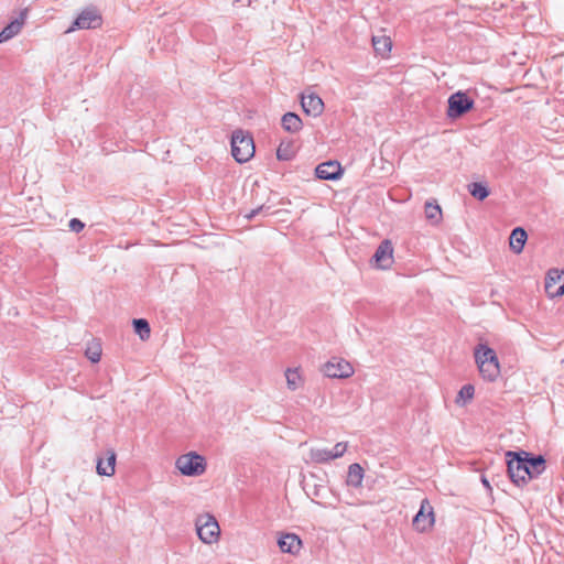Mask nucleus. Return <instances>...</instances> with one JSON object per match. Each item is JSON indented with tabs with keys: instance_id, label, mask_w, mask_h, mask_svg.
<instances>
[{
	"instance_id": "nucleus-26",
	"label": "nucleus",
	"mask_w": 564,
	"mask_h": 564,
	"mask_svg": "<svg viewBox=\"0 0 564 564\" xmlns=\"http://www.w3.org/2000/svg\"><path fill=\"white\" fill-rule=\"evenodd\" d=\"M469 193L477 199L479 200H484L485 198L488 197L489 195V191L488 188L481 184V183H471L469 186Z\"/></svg>"
},
{
	"instance_id": "nucleus-9",
	"label": "nucleus",
	"mask_w": 564,
	"mask_h": 564,
	"mask_svg": "<svg viewBox=\"0 0 564 564\" xmlns=\"http://www.w3.org/2000/svg\"><path fill=\"white\" fill-rule=\"evenodd\" d=\"M447 106V116L451 119H457L474 108V100L464 91H457L449 96Z\"/></svg>"
},
{
	"instance_id": "nucleus-13",
	"label": "nucleus",
	"mask_w": 564,
	"mask_h": 564,
	"mask_svg": "<svg viewBox=\"0 0 564 564\" xmlns=\"http://www.w3.org/2000/svg\"><path fill=\"white\" fill-rule=\"evenodd\" d=\"M301 105L303 110L307 115L319 116L324 109L323 100L314 94L303 95L301 98Z\"/></svg>"
},
{
	"instance_id": "nucleus-29",
	"label": "nucleus",
	"mask_w": 564,
	"mask_h": 564,
	"mask_svg": "<svg viewBox=\"0 0 564 564\" xmlns=\"http://www.w3.org/2000/svg\"><path fill=\"white\" fill-rule=\"evenodd\" d=\"M348 444L346 442L337 443L329 452L334 459L341 457L347 451Z\"/></svg>"
},
{
	"instance_id": "nucleus-12",
	"label": "nucleus",
	"mask_w": 564,
	"mask_h": 564,
	"mask_svg": "<svg viewBox=\"0 0 564 564\" xmlns=\"http://www.w3.org/2000/svg\"><path fill=\"white\" fill-rule=\"evenodd\" d=\"M315 174L321 180H337L341 176L343 169L337 161H328L318 164Z\"/></svg>"
},
{
	"instance_id": "nucleus-25",
	"label": "nucleus",
	"mask_w": 564,
	"mask_h": 564,
	"mask_svg": "<svg viewBox=\"0 0 564 564\" xmlns=\"http://www.w3.org/2000/svg\"><path fill=\"white\" fill-rule=\"evenodd\" d=\"M133 326L135 333L140 336L142 340H145L150 337L151 329L149 323L145 319H134Z\"/></svg>"
},
{
	"instance_id": "nucleus-3",
	"label": "nucleus",
	"mask_w": 564,
	"mask_h": 564,
	"mask_svg": "<svg viewBox=\"0 0 564 564\" xmlns=\"http://www.w3.org/2000/svg\"><path fill=\"white\" fill-rule=\"evenodd\" d=\"M254 142L251 134L236 130L231 137V153L238 163H246L254 155Z\"/></svg>"
},
{
	"instance_id": "nucleus-2",
	"label": "nucleus",
	"mask_w": 564,
	"mask_h": 564,
	"mask_svg": "<svg viewBox=\"0 0 564 564\" xmlns=\"http://www.w3.org/2000/svg\"><path fill=\"white\" fill-rule=\"evenodd\" d=\"M475 362L482 380L495 382L501 376V366L496 351L485 344H479L474 349Z\"/></svg>"
},
{
	"instance_id": "nucleus-4",
	"label": "nucleus",
	"mask_w": 564,
	"mask_h": 564,
	"mask_svg": "<svg viewBox=\"0 0 564 564\" xmlns=\"http://www.w3.org/2000/svg\"><path fill=\"white\" fill-rule=\"evenodd\" d=\"M436 522V513L431 501L425 498L421 501L417 513L412 519V528L415 532L424 534L433 531Z\"/></svg>"
},
{
	"instance_id": "nucleus-27",
	"label": "nucleus",
	"mask_w": 564,
	"mask_h": 564,
	"mask_svg": "<svg viewBox=\"0 0 564 564\" xmlns=\"http://www.w3.org/2000/svg\"><path fill=\"white\" fill-rule=\"evenodd\" d=\"M86 356L93 362H98L100 360V357H101V347H100V345L96 343V344H93L91 346H89L86 349Z\"/></svg>"
},
{
	"instance_id": "nucleus-11",
	"label": "nucleus",
	"mask_w": 564,
	"mask_h": 564,
	"mask_svg": "<svg viewBox=\"0 0 564 564\" xmlns=\"http://www.w3.org/2000/svg\"><path fill=\"white\" fill-rule=\"evenodd\" d=\"M373 264L381 270L389 269L393 263V246L388 239L383 240L373 254Z\"/></svg>"
},
{
	"instance_id": "nucleus-16",
	"label": "nucleus",
	"mask_w": 564,
	"mask_h": 564,
	"mask_svg": "<svg viewBox=\"0 0 564 564\" xmlns=\"http://www.w3.org/2000/svg\"><path fill=\"white\" fill-rule=\"evenodd\" d=\"M424 215L426 220L433 226L440 225L443 220L442 208L435 199H431L425 203Z\"/></svg>"
},
{
	"instance_id": "nucleus-14",
	"label": "nucleus",
	"mask_w": 564,
	"mask_h": 564,
	"mask_svg": "<svg viewBox=\"0 0 564 564\" xmlns=\"http://www.w3.org/2000/svg\"><path fill=\"white\" fill-rule=\"evenodd\" d=\"M116 453L113 451L107 452V458L97 460L96 470L100 476L111 477L116 473Z\"/></svg>"
},
{
	"instance_id": "nucleus-24",
	"label": "nucleus",
	"mask_w": 564,
	"mask_h": 564,
	"mask_svg": "<svg viewBox=\"0 0 564 564\" xmlns=\"http://www.w3.org/2000/svg\"><path fill=\"white\" fill-rule=\"evenodd\" d=\"M310 456L312 462L316 464H325L334 459L332 453L328 449L321 448L312 449Z\"/></svg>"
},
{
	"instance_id": "nucleus-17",
	"label": "nucleus",
	"mask_w": 564,
	"mask_h": 564,
	"mask_svg": "<svg viewBox=\"0 0 564 564\" xmlns=\"http://www.w3.org/2000/svg\"><path fill=\"white\" fill-rule=\"evenodd\" d=\"M372 45L378 56L381 58L390 57L392 50V40L388 35L372 36Z\"/></svg>"
},
{
	"instance_id": "nucleus-20",
	"label": "nucleus",
	"mask_w": 564,
	"mask_h": 564,
	"mask_svg": "<svg viewBox=\"0 0 564 564\" xmlns=\"http://www.w3.org/2000/svg\"><path fill=\"white\" fill-rule=\"evenodd\" d=\"M282 127L288 132L296 133L302 129L303 123L301 118L296 113L286 112L282 117Z\"/></svg>"
},
{
	"instance_id": "nucleus-23",
	"label": "nucleus",
	"mask_w": 564,
	"mask_h": 564,
	"mask_svg": "<svg viewBox=\"0 0 564 564\" xmlns=\"http://www.w3.org/2000/svg\"><path fill=\"white\" fill-rule=\"evenodd\" d=\"M475 395V387L473 384H465L458 391L455 403L459 406L468 404Z\"/></svg>"
},
{
	"instance_id": "nucleus-28",
	"label": "nucleus",
	"mask_w": 564,
	"mask_h": 564,
	"mask_svg": "<svg viewBox=\"0 0 564 564\" xmlns=\"http://www.w3.org/2000/svg\"><path fill=\"white\" fill-rule=\"evenodd\" d=\"M276 156L279 160H290L293 156L291 144H280L276 150Z\"/></svg>"
},
{
	"instance_id": "nucleus-7",
	"label": "nucleus",
	"mask_w": 564,
	"mask_h": 564,
	"mask_svg": "<svg viewBox=\"0 0 564 564\" xmlns=\"http://www.w3.org/2000/svg\"><path fill=\"white\" fill-rule=\"evenodd\" d=\"M176 468L185 476H198L206 469L205 458L196 453H188L176 459Z\"/></svg>"
},
{
	"instance_id": "nucleus-32",
	"label": "nucleus",
	"mask_w": 564,
	"mask_h": 564,
	"mask_svg": "<svg viewBox=\"0 0 564 564\" xmlns=\"http://www.w3.org/2000/svg\"><path fill=\"white\" fill-rule=\"evenodd\" d=\"M482 484L487 487V488H490V485L488 482V480L486 478H482Z\"/></svg>"
},
{
	"instance_id": "nucleus-5",
	"label": "nucleus",
	"mask_w": 564,
	"mask_h": 564,
	"mask_svg": "<svg viewBox=\"0 0 564 564\" xmlns=\"http://www.w3.org/2000/svg\"><path fill=\"white\" fill-rule=\"evenodd\" d=\"M104 19L101 12L95 7H89L80 11L65 33H72L76 30L99 29Z\"/></svg>"
},
{
	"instance_id": "nucleus-8",
	"label": "nucleus",
	"mask_w": 564,
	"mask_h": 564,
	"mask_svg": "<svg viewBox=\"0 0 564 564\" xmlns=\"http://www.w3.org/2000/svg\"><path fill=\"white\" fill-rule=\"evenodd\" d=\"M322 371L328 378L347 379L354 375L355 369L349 361L333 357L323 365Z\"/></svg>"
},
{
	"instance_id": "nucleus-6",
	"label": "nucleus",
	"mask_w": 564,
	"mask_h": 564,
	"mask_svg": "<svg viewBox=\"0 0 564 564\" xmlns=\"http://www.w3.org/2000/svg\"><path fill=\"white\" fill-rule=\"evenodd\" d=\"M196 531L199 540L205 544L217 543L220 536L219 524L210 514H203L197 518Z\"/></svg>"
},
{
	"instance_id": "nucleus-19",
	"label": "nucleus",
	"mask_w": 564,
	"mask_h": 564,
	"mask_svg": "<svg viewBox=\"0 0 564 564\" xmlns=\"http://www.w3.org/2000/svg\"><path fill=\"white\" fill-rule=\"evenodd\" d=\"M527 238L528 236L524 229L520 227L513 229L509 239L511 250H513L516 253H520L523 250Z\"/></svg>"
},
{
	"instance_id": "nucleus-18",
	"label": "nucleus",
	"mask_w": 564,
	"mask_h": 564,
	"mask_svg": "<svg viewBox=\"0 0 564 564\" xmlns=\"http://www.w3.org/2000/svg\"><path fill=\"white\" fill-rule=\"evenodd\" d=\"M364 476H365L364 468L357 463L351 464L348 467L346 482L348 486L359 488L362 485Z\"/></svg>"
},
{
	"instance_id": "nucleus-1",
	"label": "nucleus",
	"mask_w": 564,
	"mask_h": 564,
	"mask_svg": "<svg viewBox=\"0 0 564 564\" xmlns=\"http://www.w3.org/2000/svg\"><path fill=\"white\" fill-rule=\"evenodd\" d=\"M507 458L509 477L517 486L540 476L546 467L542 456L531 457L528 452H508Z\"/></svg>"
},
{
	"instance_id": "nucleus-15",
	"label": "nucleus",
	"mask_w": 564,
	"mask_h": 564,
	"mask_svg": "<svg viewBox=\"0 0 564 564\" xmlns=\"http://www.w3.org/2000/svg\"><path fill=\"white\" fill-rule=\"evenodd\" d=\"M279 547L284 553H297L302 547L301 539L294 533L283 534L279 539Z\"/></svg>"
},
{
	"instance_id": "nucleus-22",
	"label": "nucleus",
	"mask_w": 564,
	"mask_h": 564,
	"mask_svg": "<svg viewBox=\"0 0 564 564\" xmlns=\"http://www.w3.org/2000/svg\"><path fill=\"white\" fill-rule=\"evenodd\" d=\"M25 15H26V12L25 11L22 12L20 15V19L12 21L1 31L7 40L12 39L13 36H15L17 34H19L21 32L22 26L25 22Z\"/></svg>"
},
{
	"instance_id": "nucleus-31",
	"label": "nucleus",
	"mask_w": 564,
	"mask_h": 564,
	"mask_svg": "<svg viewBox=\"0 0 564 564\" xmlns=\"http://www.w3.org/2000/svg\"><path fill=\"white\" fill-rule=\"evenodd\" d=\"M6 41H8V40H7V39H6V36L2 34V32H0V43H3V42H6Z\"/></svg>"
},
{
	"instance_id": "nucleus-10",
	"label": "nucleus",
	"mask_w": 564,
	"mask_h": 564,
	"mask_svg": "<svg viewBox=\"0 0 564 564\" xmlns=\"http://www.w3.org/2000/svg\"><path fill=\"white\" fill-rule=\"evenodd\" d=\"M545 292L549 297H560L564 294V271L551 269L545 278Z\"/></svg>"
},
{
	"instance_id": "nucleus-21",
	"label": "nucleus",
	"mask_w": 564,
	"mask_h": 564,
	"mask_svg": "<svg viewBox=\"0 0 564 564\" xmlns=\"http://www.w3.org/2000/svg\"><path fill=\"white\" fill-rule=\"evenodd\" d=\"M286 384L290 390H296L304 383L300 368H288L285 370Z\"/></svg>"
},
{
	"instance_id": "nucleus-30",
	"label": "nucleus",
	"mask_w": 564,
	"mask_h": 564,
	"mask_svg": "<svg viewBox=\"0 0 564 564\" xmlns=\"http://www.w3.org/2000/svg\"><path fill=\"white\" fill-rule=\"evenodd\" d=\"M84 223L80 221L79 219L77 218H73L70 221H69V229L72 231H75V232H79L84 229Z\"/></svg>"
}]
</instances>
